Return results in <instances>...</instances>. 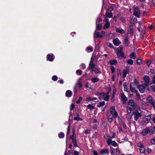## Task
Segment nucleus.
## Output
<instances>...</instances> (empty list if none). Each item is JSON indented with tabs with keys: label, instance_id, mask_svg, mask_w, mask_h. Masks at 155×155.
<instances>
[{
	"label": "nucleus",
	"instance_id": "f257e3e1",
	"mask_svg": "<svg viewBox=\"0 0 155 155\" xmlns=\"http://www.w3.org/2000/svg\"><path fill=\"white\" fill-rule=\"evenodd\" d=\"M123 49V48L122 46H120L117 48V54L118 58L120 59H122L124 58Z\"/></svg>",
	"mask_w": 155,
	"mask_h": 155
},
{
	"label": "nucleus",
	"instance_id": "f03ea898",
	"mask_svg": "<svg viewBox=\"0 0 155 155\" xmlns=\"http://www.w3.org/2000/svg\"><path fill=\"white\" fill-rule=\"evenodd\" d=\"M134 15L137 18L140 17V12L138 7L136 6H133Z\"/></svg>",
	"mask_w": 155,
	"mask_h": 155
},
{
	"label": "nucleus",
	"instance_id": "7ed1b4c3",
	"mask_svg": "<svg viewBox=\"0 0 155 155\" xmlns=\"http://www.w3.org/2000/svg\"><path fill=\"white\" fill-rule=\"evenodd\" d=\"M109 92L107 93L104 92H99L97 93V95H99L103 97V99L106 101H108L110 98L109 95Z\"/></svg>",
	"mask_w": 155,
	"mask_h": 155
},
{
	"label": "nucleus",
	"instance_id": "20e7f679",
	"mask_svg": "<svg viewBox=\"0 0 155 155\" xmlns=\"http://www.w3.org/2000/svg\"><path fill=\"white\" fill-rule=\"evenodd\" d=\"M105 35V32L102 31L101 33L99 32L95 31L94 34V37L95 38H102Z\"/></svg>",
	"mask_w": 155,
	"mask_h": 155
},
{
	"label": "nucleus",
	"instance_id": "39448f33",
	"mask_svg": "<svg viewBox=\"0 0 155 155\" xmlns=\"http://www.w3.org/2000/svg\"><path fill=\"white\" fill-rule=\"evenodd\" d=\"M110 112L113 117L115 118L117 117L118 114L116 111L114 107L112 106L110 107Z\"/></svg>",
	"mask_w": 155,
	"mask_h": 155
},
{
	"label": "nucleus",
	"instance_id": "423d86ee",
	"mask_svg": "<svg viewBox=\"0 0 155 155\" xmlns=\"http://www.w3.org/2000/svg\"><path fill=\"white\" fill-rule=\"evenodd\" d=\"M96 57L94 56H92L89 66V68H90L94 69L95 65L94 63V61L95 60Z\"/></svg>",
	"mask_w": 155,
	"mask_h": 155
},
{
	"label": "nucleus",
	"instance_id": "0eeeda50",
	"mask_svg": "<svg viewBox=\"0 0 155 155\" xmlns=\"http://www.w3.org/2000/svg\"><path fill=\"white\" fill-rule=\"evenodd\" d=\"M104 21H105V23L104 24V26L103 27V29H105L107 28H109L110 26V23L108 22L109 20L105 17L104 18Z\"/></svg>",
	"mask_w": 155,
	"mask_h": 155
},
{
	"label": "nucleus",
	"instance_id": "6e6552de",
	"mask_svg": "<svg viewBox=\"0 0 155 155\" xmlns=\"http://www.w3.org/2000/svg\"><path fill=\"white\" fill-rule=\"evenodd\" d=\"M136 84L134 83H131L130 84V87L131 91L134 92H137V91L135 90Z\"/></svg>",
	"mask_w": 155,
	"mask_h": 155
},
{
	"label": "nucleus",
	"instance_id": "1a4fd4ad",
	"mask_svg": "<svg viewBox=\"0 0 155 155\" xmlns=\"http://www.w3.org/2000/svg\"><path fill=\"white\" fill-rule=\"evenodd\" d=\"M147 86L145 84H143L141 85L138 86V89L140 92L143 93L145 91L146 87Z\"/></svg>",
	"mask_w": 155,
	"mask_h": 155
},
{
	"label": "nucleus",
	"instance_id": "9d476101",
	"mask_svg": "<svg viewBox=\"0 0 155 155\" xmlns=\"http://www.w3.org/2000/svg\"><path fill=\"white\" fill-rule=\"evenodd\" d=\"M134 120H137L140 117L142 114L138 112L137 110H135L134 112Z\"/></svg>",
	"mask_w": 155,
	"mask_h": 155
},
{
	"label": "nucleus",
	"instance_id": "9b49d317",
	"mask_svg": "<svg viewBox=\"0 0 155 155\" xmlns=\"http://www.w3.org/2000/svg\"><path fill=\"white\" fill-rule=\"evenodd\" d=\"M128 104L129 105L131 106L133 109L135 108L136 104L134 102L133 100H130Z\"/></svg>",
	"mask_w": 155,
	"mask_h": 155
},
{
	"label": "nucleus",
	"instance_id": "f8f14e48",
	"mask_svg": "<svg viewBox=\"0 0 155 155\" xmlns=\"http://www.w3.org/2000/svg\"><path fill=\"white\" fill-rule=\"evenodd\" d=\"M113 42L116 46H118L121 44V42L117 38L114 39Z\"/></svg>",
	"mask_w": 155,
	"mask_h": 155
},
{
	"label": "nucleus",
	"instance_id": "ddd939ff",
	"mask_svg": "<svg viewBox=\"0 0 155 155\" xmlns=\"http://www.w3.org/2000/svg\"><path fill=\"white\" fill-rule=\"evenodd\" d=\"M150 132V130L147 128H146L143 130L141 132V134L143 136L147 135Z\"/></svg>",
	"mask_w": 155,
	"mask_h": 155
},
{
	"label": "nucleus",
	"instance_id": "4468645a",
	"mask_svg": "<svg viewBox=\"0 0 155 155\" xmlns=\"http://www.w3.org/2000/svg\"><path fill=\"white\" fill-rule=\"evenodd\" d=\"M149 77L148 76H145L144 77V79L145 83L144 84L147 86H148L149 83Z\"/></svg>",
	"mask_w": 155,
	"mask_h": 155
},
{
	"label": "nucleus",
	"instance_id": "2eb2a0df",
	"mask_svg": "<svg viewBox=\"0 0 155 155\" xmlns=\"http://www.w3.org/2000/svg\"><path fill=\"white\" fill-rule=\"evenodd\" d=\"M114 35L112 33H110L107 35L106 37L107 40H109L114 37Z\"/></svg>",
	"mask_w": 155,
	"mask_h": 155
},
{
	"label": "nucleus",
	"instance_id": "dca6fc26",
	"mask_svg": "<svg viewBox=\"0 0 155 155\" xmlns=\"http://www.w3.org/2000/svg\"><path fill=\"white\" fill-rule=\"evenodd\" d=\"M72 94V91L69 90L67 91L65 93L66 96L67 97H70Z\"/></svg>",
	"mask_w": 155,
	"mask_h": 155
},
{
	"label": "nucleus",
	"instance_id": "f3484780",
	"mask_svg": "<svg viewBox=\"0 0 155 155\" xmlns=\"http://www.w3.org/2000/svg\"><path fill=\"white\" fill-rule=\"evenodd\" d=\"M101 153L102 154H105L107 153L108 154V150L107 149H102L101 151Z\"/></svg>",
	"mask_w": 155,
	"mask_h": 155
},
{
	"label": "nucleus",
	"instance_id": "a211bd4d",
	"mask_svg": "<svg viewBox=\"0 0 155 155\" xmlns=\"http://www.w3.org/2000/svg\"><path fill=\"white\" fill-rule=\"evenodd\" d=\"M124 42L125 45L126 46H127L129 44L128 41V36L125 37L124 40Z\"/></svg>",
	"mask_w": 155,
	"mask_h": 155
},
{
	"label": "nucleus",
	"instance_id": "6ab92c4d",
	"mask_svg": "<svg viewBox=\"0 0 155 155\" xmlns=\"http://www.w3.org/2000/svg\"><path fill=\"white\" fill-rule=\"evenodd\" d=\"M129 71V69H126L124 70L123 71V78H125L127 74L128 73Z\"/></svg>",
	"mask_w": 155,
	"mask_h": 155
},
{
	"label": "nucleus",
	"instance_id": "aec40b11",
	"mask_svg": "<svg viewBox=\"0 0 155 155\" xmlns=\"http://www.w3.org/2000/svg\"><path fill=\"white\" fill-rule=\"evenodd\" d=\"M76 135L75 134V131L74 130L73 132V134L71 135L70 137V139L73 141L74 140H76Z\"/></svg>",
	"mask_w": 155,
	"mask_h": 155
},
{
	"label": "nucleus",
	"instance_id": "412c9836",
	"mask_svg": "<svg viewBox=\"0 0 155 155\" xmlns=\"http://www.w3.org/2000/svg\"><path fill=\"white\" fill-rule=\"evenodd\" d=\"M47 58L50 61H52L54 59V58L53 57V55H51L49 54H48L47 55Z\"/></svg>",
	"mask_w": 155,
	"mask_h": 155
},
{
	"label": "nucleus",
	"instance_id": "4be33fe9",
	"mask_svg": "<svg viewBox=\"0 0 155 155\" xmlns=\"http://www.w3.org/2000/svg\"><path fill=\"white\" fill-rule=\"evenodd\" d=\"M137 19L136 18H134L133 19H131L130 20V24H135L137 23Z\"/></svg>",
	"mask_w": 155,
	"mask_h": 155
},
{
	"label": "nucleus",
	"instance_id": "5701e85b",
	"mask_svg": "<svg viewBox=\"0 0 155 155\" xmlns=\"http://www.w3.org/2000/svg\"><path fill=\"white\" fill-rule=\"evenodd\" d=\"M153 100L152 97L150 96L147 98V103H150Z\"/></svg>",
	"mask_w": 155,
	"mask_h": 155
},
{
	"label": "nucleus",
	"instance_id": "b1692460",
	"mask_svg": "<svg viewBox=\"0 0 155 155\" xmlns=\"http://www.w3.org/2000/svg\"><path fill=\"white\" fill-rule=\"evenodd\" d=\"M151 115H148L147 116H146L144 118V120L145 121H147V123H149L151 119Z\"/></svg>",
	"mask_w": 155,
	"mask_h": 155
},
{
	"label": "nucleus",
	"instance_id": "393cba45",
	"mask_svg": "<svg viewBox=\"0 0 155 155\" xmlns=\"http://www.w3.org/2000/svg\"><path fill=\"white\" fill-rule=\"evenodd\" d=\"M134 30L133 27L132 25H130V30L129 31V33L131 35H132L133 34Z\"/></svg>",
	"mask_w": 155,
	"mask_h": 155
},
{
	"label": "nucleus",
	"instance_id": "a878e982",
	"mask_svg": "<svg viewBox=\"0 0 155 155\" xmlns=\"http://www.w3.org/2000/svg\"><path fill=\"white\" fill-rule=\"evenodd\" d=\"M74 120H77V121H78L80 120H81V121L83 120V119H82L80 118L78 114H77V116H76L74 117Z\"/></svg>",
	"mask_w": 155,
	"mask_h": 155
},
{
	"label": "nucleus",
	"instance_id": "bb28decb",
	"mask_svg": "<svg viewBox=\"0 0 155 155\" xmlns=\"http://www.w3.org/2000/svg\"><path fill=\"white\" fill-rule=\"evenodd\" d=\"M135 99L137 101L139 100L140 99V95L137 92H136Z\"/></svg>",
	"mask_w": 155,
	"mask_h": 155
},
{
	"label": "nucleus",
	"instance_id": "cd10ccee",
	"mask_svg": "<svg viewBox=\"0 0 155 155\" xmlns=\"http://www.w3.org/2000/svg\"><path fill=\"white\" fill-rule=\"evenodd\" d=\"M145 33V31L144 29H142L140 33V37L142 38H143V36Z\"/></svg>",
	"mask_w": 155,
	"mask_h": 155
},
{
	"label": "nucleus",
	"instance_id": "c85d7f7f",
	"mask_svg": "<svg viewBox=\"0 0 155 155\" xmlns=\"http://www.w3.org/2000/svg\"><path fill=\"white\" fill-rule=\"evenodd\" d=\"M116 31L117 32L121 34H124V31L122 29H119L117 28L116 29Z\"/></svg>",
	"mask_w": 155,
	"mask_h": 155
},
{
	"label": "nucleus",
	"instance_id": "c756f323",
	"mask_svg": "<svg viewBox=\"0 0 155 155\" xmlns=\"http://www.w3.org/2000/svg\"><path fill=\"white\" fill-rule=\"evenodd\" d=\"M121 97L122 100L124 101H126L127 100V97L125 96L124 94H121Z\"/></svg>",
	"mask_w": 155,
	"mask_h": 155
},
{
	"label": "nucleus",
	"instance_id": "7c9ffc66",
	"mask_svg": "<svg viewBox=\"0 0 155 155\" xmlns=\"http://www.w3.org/2000/svg\"><path fill=\"white\" fill-rule=\"evenodd\" d=\"M132 113H130L129 112H127V113L126 115L127 118L129 119H131L132 117Z\"/></svg>",
	"mask_w": 155,
	"mask_h": 155
},
{
	"label": "nucleus",
	"instance_id": "2f4dec72",
	"mask_svg": "<svg viewBox=\"0 0 155 155\" xmlns=\"http://www.w3.org/2000/svg\"><path fill=\"white\" fill-rule=\"evenodd\" d=\"M130 57L132 59H135L136 58V56L135 54L134 53H132L130 55Z\"/></svg>",
	"mask_w": 155,
	"mask_h": 155
},
{
	"label": "nucleus",
	"instance_id": "473e14b6",
	"mask_svg": "<svg viewBox=\"0 0 155 155\" xmlns=\"http://www.w3.org/2000/svg\"><path fill=\"white\" fill-rule=\"evenodd\" d=\"M116 90H114V91L113 92V94L112 95V97L111 99V101L113 102L114 101V98L115 96V95L116 94Z\"/></svg>",
	"mask_w": 155,
	"mask_h": 155
},
{
	"label": "nucleus",
	"instance_id": "72a5a7b5",
	"mask_svg": "<svg viewBox=\"0 0 155 155\" xmlns=\"http://www.w3.org/2000/svg\"><path fill=\"white\" fill-rule=\"evenodd\" d=\"M96 29L99 30H100L102 28V24H97V23L96 22Z\"/></svg>",
	"mask_w": 155,
	"mask_h": 155
},
{
	"label": "nucleus",
	"instance_id": "f704fd0d",
	"mask_svg": "<svg viewBox=\"0 0 155 155\" xmlns=\"http://www.w3.org/2000/svg\"><path fill=\"white\" fill-rule=\"evenodd\" d=\"M117 61L116 60H113L109 61V63L111 65H114L116 64Z\"/></svg>",
	"mask_w": 155,
	"mask_h": 155
},
{
	"label": "nucleus",
	"instance_id": "c9c22d12",
	"mask_svg": "<svg viewBox=\"0 0 155 155\" xmlns=\"http://www.w3.org/2000/svg\"><path fill=\"white\" fill-rule=\"evenodd\" d=\"M106 17L110 18L112 17V13L111 12H106Z\"/></svg>",
	"mask_w": 155,
	"mask_h": 155
},
{
	"label": "nucleus",
	"instance_id": "e433bc0d",
	"mask_svg": "<svg viewBox=\"0 0 155 155\" xmlns=\"http://www.w3.org/2000/svg\"><path fill=\"white\" fill-rule=\"evenodd\" d=\"M140 152L141 154L142 153V154H145V149H144V147H142L140 148Z\"/></svg>",
	"mask_w": 155,
	"mask_h": 155
},
{
	"label": "nucleus",
	"instance_id": "4c0bfd02",
	"mask_svg": "<svg viewBox=\"0 0 155 155\" xmlns=\"http://www.w3.org/2000/svg\"><path fill=\"white\" fill-rule=\"evenodd\" d=\"M91 81L93 83H95L98 81V78H93L91 79Z\"/></svg>",
	"mask_w": 155,
	"mask_h": 155
},
{
	"label": "nucleus",
	"instance_id": "58836bf2",
	"mask_svg": "<svg viewBox=\"0 0 155 155\" xmlns=\"http://www.w3.org/2000/svg\"><path fill=\"white\" fill-rule=\"evenodd\" d=\"M105 104V102L103 101L99 103V104L97 105V107H101L102 106H104Z\"/></svg>",
	"mask_w": 155,
	"mask_h": 155
},
{
	"label": "nucleus",
	"instance_id": "ea45409f",
	"mask_svg": "<svg viewBox=\"0 0 155 155\" xmlns=\"http://www.w3.org/2000/svg\"><path fill=\"white\" fill-rule=\"evenodd\" d=\"M112 140L110 138H108L107 140V142L108 145H110L112 143Z\"/></svg>",
	"mask_w": 155,
	"mask_h": 155
},
{
	"label": "nucleus",
	"instance_id": "a19ab883",
	"mask_svg": "<svg viewBox=\"0 0 155 155\" xmlns=\"http://www.w3.org/2000/svg\"><path fill=\"white\" fill-rule=\"evenodd\" d=\"M80 68L83 69H84L86 68L85 64L84 63H82L80 65Z\"/></svg>",
	"mask_w": 155,
	"mask_h": 155
},
{
	"label": "nucleus",
	"instance_id": "79ce46f5",
	"mask_svg": "<svg viewBox=\"0 0 155 155\" xmlns=\"http://www.w3.org/2000/svg\"><path fill=\"white\" fill-rule=\"evenodd\" d=\"M127 62L128 64L130 65H132L133 64V61L131 59L128 60L127 61Z\"/></svg>",
	"mask_w": 155,
	"mask_h": 155
},
{
	"label": "nucleus",
	"instance_id": "37998d69",
	"mask_svg": "<svg viewBox=\"0 0 155 155\" xmlns=\"http://www.w3.org/2000/svg\"><path fill=\"white\" fill-rule=\"evenodd\" d=\"M87 107L88 108L91 109V110H92L94 108V107L92 105H91L90 104H88L87 106Z\"/></svg>",
	"mask_w": 155,
	"mask_h": 155
},
{
	"label": "nucleus",
	"instance_id": "c03bdc74",
	"mask_svg": "<svg viewBox=\"0 0 155 155\" xmlns=\"http://www.w3.org/2000/svg\"><path fill=\"white\" fill-rule=\"evenodd\" d=\"M81 81H82V79L81 78H79V79H78L77 81V85H79V84H81Z\"/></svg>",
	"mask_w": 155,
	"mask_h": 155
},
{
	"label": "nucleus",
	"instance_id": "a18cd8bd",
	"mask_svg": "<svg viewBox=\"0 0 155 155\" xmlns=\"http://www.w3.org/2000/svg\"><path fill=\"white\" fill-rule=\"evenodd\" d=\"M111 144L114 147H116L117 146V143L114 141H112Z\"/></svg>",
	"mask_w": 155,
	"mask_h": 155
},
{
	"label": "nucleus",
	"instance_id": "49530a36",
	"mask_svg": "<svg viewBox=\"0 0 155 155\" xmlns=\"http://www.w3.org/2000/svg\"><path fill=\"white\" fill-rule=\"evenodd\" d=\"M127 112H130L129 111H130V112H132V108L129 106H128L127 107Z\"/></svg>",
	"mask_w": 155,
	"mask_h": 155
},
{
	"label": "nucleus",
	"instance_id": "de8ad7c7",
	"mask_svg": "<svg viewBox=\"0 0 155 155\" xmlns=\"http://www.w3.org/2000/svg\"><path fill=\"white\" fill-rule=\"evenodd\" d=\"M154 108H155V100H153L150 103Z\"/></svg>",
	"mask_w": 155,
	"mask_h": 155
},
{
	"label": "nucleus",
	"instance_id": "09e8293b",
	"mask_svg": "<svg viewBox=\"0 0 155 155\" xmlns=\"http://www.w3.org/2000/svg\"><path fill=\"white\" fill-rule=\"evenodd\" d=\"M73 143L74 144V146L75 147H77V143L76 142V140H74L73 141H72Z\"/></svg>",
	"mask_w": 155,
	"mask_h": 155
},
{
	"label": "nucleus",
	"instance_id": "8fccbe9b",
	"mask_svg": "<svg viewBox=\"0 0 155 155\" xmlns=\"http://www.w3.org/2000/svg\"><path fill=\"white\" fill-rule=\"evenodd\" d=\"M82 99V97H79V99L76 101V103L77 104H79Z\"/></svg>",
	"mask_w": 155,
	"mask_h": 155
},
{
	"label": "nucleus",
	"instance_id": "3c124183",
	"mask_svg": "<svg viewBox=\"0 0 155 155\" xmlns=\"http://www.w3.org/2000/svg\"><path fill=\"white\" fill-rule=\"evenodd\" d=\"M123 86L124 88V90L126 91H127V84L126 83H124Z\"/></svg>",
	"mask_w": 155,
	"mask_h": 155
},
{
	"label": "nucleus",
	"instance_id": "603ef678",
	"mask_svg": "<svg viewBox=\"0 0 155 155\" xmlns=\"http://www.w3.org/2000/svg\"><path fill=\"white\" fill-rule=\"evenodd\" d=\"M151 143L152 144L155 145V137L151 140Z\"/></svg>",
	"mask_w": 155,
	"mask_h": 155
},
{
	"label": "nucleus",
	"instance_id": "864d4df0",
	"mask_svg": "<svg viewBox=\"0 0 155 155\" xmlns=\"http://www.w3.org/2000/svg\"><path fill=\"white\" fill-rule=\"evenodd\" d=\"M107 46L111 48H113V46L112 44L108 42L107 44Z\"/></svg>",
	"mask_w": 155,
	"mask_h": 155
},
{
	"label": "nucleus",
	"instance_id": "5fc2aeb1",
	"mask_svg": "<svg viewBox=\"0 0 155 155\" xmlns=\"http://www.w3.org/2000/svg\"><path fill=\"white\" fill-rule=\"evenodd\" d=\"M151 131L152 134H153L155 133V126L153 127V128L151 129Z\"/></svg>",
	"mask_w": 155,
	"mask_h": 155
},
{
	"label": "nucleus",
	"instance_id": "6e6d98bb",
	"mask_svg": "<svg viewBox=\"0 0 155 155\" xmlns=\"http://www.w3.org/2000/svg\"><path fill=\"white\" fill-rule=\"evenodd\" d=\"M120 153V151L118 149H116V155H119Z\"/></svg>",
	"mask_w": 155,
	"mask_h": 155
},
{
	"label": "nucleus",
	"instance_id": "4d7b16f0",
	"mask_svg": "<svg viewBox=\"0 0 155 155\" xmlns=\"http://www.w3.org/2000/svg\"><path fill=\"white\" fill-rule=\"evenodd\" d=\"M142 63V61L141 59H138L137 61V64H138L140 65Z\"/></svg>",
	"mask_w": 155,
	"mask_h": 155
},
{
	"label": "nucleus",
	"instance_id": "13d9d810",
	"mask_svg": "<svg viewBox=\"0 0 155 155\" xmlns=\"http://www.w3.org/2000/svg\"><path fill=\"white\" fill-rule=\"evenodd\" d=\"M64 134L63 133H61L60 134H59L58 137L60 138H63L64 137Z\"/></svg>",
	"mask_w": 155,
	"mask_h": 155
},
{
	"label": "nucleus",
	"instance_id": "bf43d9fd",
	"mask_svg": "<svg viewBox=\"0 0 155 155\" xmlns=\"http://www.w3.org/2000/svg\"><path fill=\"white\" fill-rule=\"evenodd\" d=\"M137 146L139 147H140V148L143 147V145L141 143H139L137 144Z\"/></svg>",
	"mask_w": 155,
	"mask_h": 155
},
{
	"label": "nucleus",
	"instance_id": "052dcab7",
	"mask_svg": "<svg viewBox=\"0 0 155 155\" xmlns=\"http://www.w3.org/2000/svg\"><path fill=\"white\" fill-rule=\"evenodd\" d=\"M58 79V77L56 75L53 76L52 77V80L54 81H56Z\"/></svg>",
	"mask_w": 155,
	"mask_h": 155
},
{
	"label": "nucleus",
	"instance_id": "680f3d73",
	"mask_svg": "<svg viewBox=\"0 0 155 155\" xmlns=\"http://www.w3.org/2000/svg\"><path fill=\"white\" fill-rule=\"evenodd\" d=\"M93 48L90 47H88L87 48V51L88 52H90L93 51Z\"/></svg>",
	"mask_w": 155,
	"mask_h": 155
},
{
	"label": "nucleus",
	"instance_id": "e2e57ef3",
	"mask_svg": "<svg viewBox=\"0 0 155 155\" xmlns=\"http://www.w3.org/2000/svg\"><path fill=\"white\" fill-rule=\"evenodd\" d=\"M75 107V105L73 104H72L71 105V107H70V110H73Z\"/></svg>",
	"mask_w": 155,
	"mask_h": 155
},
{
	"label": "nucleus",
	"instance_id": "0e129e2a",
	"mask_svg": "<svg viewBox=\"0 0 155 155\" xmlns=\"http://www.w3.org/2000/svg\"><path fill=\"white\" fill-rule=\"evenodd\" d=\"M94 72H95L96 74H98L100 72V71L98 69L94 68Z\"/></svg>",
	"mask_w": 155,
	"mask_h": 155
},
{
	"label": "nucleus",
	"instance_id": "69168bd1",
	"mask_svg": "<svg viewBox=\"0 0 155 155\" xmlns=\"http://www.w3.org/2000/svg\"><path fill=\"white\" fill-rule=\"evenodd\" d=\"M111 70L112 73H113L115 71V68L114 66H111Z\"/></svg>",
	"mask_w": 155,
	"mask_h": 155
},
{
	"label": "nucleus",
	"instance_id": "338daca9",
	"mask_svg": "<svg viewBox=\"0 0 155 155\" xmlns=\"http://www.w3.org/2000/svg\"><path fill=\"white\" fill-rule=\"evenodd\" d=\"M74 93L75 94H76L77 93V87L75 86L74 87Z\"/></svg>",
	"mask_w": 155,
	"mask_h": 155
},
{
	"label": "nucleus",
	"instance_id": "774afa93",
	"mask_svg": "<svg viewBox=\"0 0 155 155\" xmlns=\"http://www.w3.org/2000/svg\"><path fill=\"white\" fill-rule=\"evenodd\" d=\"M151 88L153 90V91L155 92V84H154L153 85L151 86Z\"/></svg>",
	"mask_w": 155,
	"mask_h": 155
}]
</instances>
